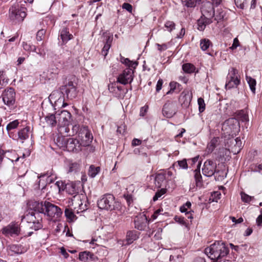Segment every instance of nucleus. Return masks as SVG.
Returning a JSON list of instances; mask_svg holds the SVG:
<instances>
[{
    "instance_id": "nucleus-4",
    "label": "nucleus",
    "mask_w": 262,
    "mask_h": 262,
    "mask_svg": "<svg viewBox=\"0 0 262 262\" xmlns=\"http://www.w3.org/2000/svg\"><path fill=\"white\" fill-rule=\"evenodd\" d=\"M71 113L66 110L56 112V117L58 121L57 130L59 134L61 136H68L70 135L69 134L70 132L69 126L71 122Z\"/></svg>"
},
{
    "instance_id": "nucleus-25",
    "label": "nucleus",
    "mask_w": 262,
    "mask_h": 262,
    "mask_svg": "<svg viewBox=\"0 0 262 262\" xmlns=\"http://www.w3.org/2000/svg\"><path fill=\"white\" fill-rule=\"evenodd\" d=\"M138 232L135 230L129 231L126 234V241L127 244H130L138 238Z\"/></svg>"
},
{
    "instance_id": "nucleus-64",
    "label": "nucleus",
    "mask_w": 262,
    "mask_h": 262,
    "mask_svg": "<svg viewBox=\"0 0 262 262\" xmlns=\"http://www.w3.org/2000/svg\"><path fill=\"white\" fill-rule=\"evenodd\" d=\"M262 223V215L260 214L256 219V224L258 226H260Z\"/></svg>"
},
{
    "instance_id": "nucleus-29",
    "label": "nucleus",
    "mask_w": 262,
    "mask_h": 262,
    "mask_svg": "<svg viewBox=\"0 0 262 262\" xmlns=\"http://www.w3.org/2000/svg\"><path fill=\"white\" fill-rule=\"evenodd\" d=\"M246 79L248 83L249 84L251 91H252V93L254 94L255 93V86L256 84L255 79L248 76H246Z\"/></svg>"
},
{
    "instance_id": "nucleus-20",
    "label": "nucleus",
    "mask_w": 262,
    "mask_h": 262,
    "mask_svg": "<svg viewBox=\"0 0 262 262\" xmlns=\"http://www.w3.org/2000/svg\"><path fill=\"white\" fill-rule=\"evenodd\" d=\"M200 166L201 162H199L198 164V168L194 170V178L195 182V185L197 187L201 188L203 185V182L202 180V177L200 173Z\"/></svg>"
},
{
    "instance_id": "nucleus-22",
    "label": "nucleus",
    "mask_w": 262,
    "mask_h": 262,
    "mask_svg": "<svg viewBox=\"0 0 262 262\" xmlns=\"http://www.w3.org/2000/svg\"><path fill=\"white\" fill-rule=\"evenodd\" d=\"M45 121L47 124L53 127L56 125H58L57 118L56 117V112L55 114H49L45 117Z\"/></svg>"
},
{
    "instance_id": "nucleus-14",
    "label": "nucleus",
    "mask_w": 262,
    "mask_h": 262,
    "mask_svg": "<svg viewBox=\"0 0 262 262\" xmlns=\"http://www.w3.org/2000/svg\"><path fill=\"white\" fill-rule=\"evenodd\" d=\"M163 114L167 118L172 117L177 111V103L175 101H167L163 106Z\"/></svg>"
},
{
    "instance_id": "nucleus-15",
    "label": "nucleus",
    "mask_w": 262,
    "mask_h": 262,
    "mask_svg": "<svg viewBox=\"0 0 262 262\" xmlns=\"http://www.w3.org/2000/svg\"><path fill=\"white\" fill-rule=\"evenodd\" d=\"M133 72L132 69L127 68L120 74L118 78L117 82L125 85L128 82H131L133 79Z\"/></svg>"
},
{
    "instance_id": "nucleus-59",
    "label": "nucleus",
    "mask_w": 262,
    "mask_h": 262,
    "mask_svg": "<svg viewBox=\"0 0 262 262\" xmlns=\"http://www.w3.org/2000/svg\"><path fill=\"white\" fill-rule=\"evenodd\" d=\"M141 141L138 139H134L132 141V144L133 146H135L141 144Z\"/></svg>"
},
{
    "instance_id": "nucleus-35",
    "label": "nucleus",
    "mask_w": 262,
    "mask_h": 262,
    "mask_svg": "<svg viewBox=\"0 0 262 262\" xmlns=\"http://www.w3.org/2000/svg\"><path fill=\"white\" fill-rule=\"evenodd\" d=\"M240 194L242 201L246 203H249L254 198V196H250L243 191L241 192Z\"/></svg>"
},
{
    "instance_id": "nucleus-61",
    "label": "nucleus",
    "mask_w": 262,
    "mask_h": 262,
    "mask_svg": "<svg viewBox=\"0 0 262 262\" xmlns=\"http://www.w3.org/2000/svg\"><path fill=\"white\" fill-rule=\"evenodd\" d=\"M161 210V209H158L155 211L154 213L152 215V218L153 220H155L157 218L158 216L160 214Z\"/></svg>"
},
{
    "instance_id": "nucleus-17",
    "label": "nucleus",
    "mask_w": 262,
    "mask_h": 262,
    "mask_svg": "<svg viewBox=\"0 0 262 262\" xmlns=\"http://www.w3.org/2000/svg\"><path fill=\"white\" fill-rule=\"evenodd\" d=\"M148 223L147 219L145 214H140L135 218V227L138 230H144Z\"/></svg>"
},
{
    "instance_id": "nucleus-27",
    "label": "nucleus",
    "mask_w": 262,
    "mask_h": 262,
    "mask_svg": "<svg viewBox=\"0 0 262 262\" xmlns=\"http://www.w3.org/2000/svg\"><path fill=\"white\" fill-rule=\"evenodd\" d=\"M72 35L69 33L67 28H63L60 31V37L63 42H66L72 38Z\"/></svg>"
},
{
    "instance_id": "nucleus-63",
    "label": "nucleus",
    "mask_w": 262,
    "mask_h": 262,
    "mask_svg": "<svg viewBox=\"0 0 262 262\" xmlns=\"http://www.w3.org/2000/svg\"><path fill=\"white\" fill-rule=\"evenodd\" d=\"M125 129V126H120L118 127L117 132L120 134H124Z\"/></svg>"
},
{
    "instance_id": "nucleus-45",
    "label": "nucleus",
    "mask_w": 262,
    "mask_h": 262,
    "mask_svg": "<svg viewBox=\"0 0 262 262\" xmlns=\"http://www.w3.org/2000/svg\"><path fill=\"white\" fill-rule=\"evenodd\" d=\"M166 192V190L164 189H161L159 191H158L156 193L155 195L153 197L154 201H156L158 200V199L161 197L163 194H164Z\"/></svg>"
},
{
    "instance_id": "nucleus-55",
    "label": "nucleus",
    "mask_w": 262,
    "mask_h": 262,
    "mask_svg": "<svg viewBox=\"0 0 262 262\" xmlns=\"http://www.w3.org/2000/svg\"><path fill=\"white\" fill-rule=\"evenodd\" d=\"M230 219H231L232 221L235 224H238L241 223L243 222V219L242 217H239L238 219H236L235 217L231 216Z\"/></svg>"
},
{
    "instance_id": "nucleus-6",
    "label": "nucleus",
    "mask_w": 262,
    "mask_h": 262,
    "mask_svg": "<svg viewBox=\"0 0 262 262\" xmlns=\"http://www.w3.org/2000/svg\"><path fill=\"white\" fill-rule=\"evenodd\" d=\"M240 76L238 75L237 70L234 68H231L229 70L226 78V89H231L236 88L240 84Z\"/></svg>"
},
{
    "instance_id": "nucleus-34",
    "label": "nucleus",
    "mask_w": 262,
    "mask_h": 262,
    "mask_svg": "<svg viewBox=\"0 0 262 262\" xmlns=\"http://www.w3.org/2000/svg\"><path fill=\"white\" fill-rule=\"evenodd\" d=\"M59 70L55 66H51L48 70V73L50 75V78H55L59 73Z\"/></svg>"
},
{
    "instance_id": "nucleus-3",
    "label": "nucleus",
    "mask_w": 262,
    "mask_h": 262,
    "mask_svg": "<svg viewBox=\"0 0 262 262\" xmlns=\"http://www.w3.org/2000/svg\"><path fill=\"white\" fill-rule=\"evenodd\" d=\"M229 249L225 243L222 241H215L205 249V253L212 260H219L229 253Z\"/></svg>"
},
{
    "instance_id": "nucleus-5",
    "label": "nucleus",
    "mask_w": 262,
    "mask_h": 262,
    "mask_svg": "<svg viewBox=\"0 0 262 262\" xmlns=\"http://www.w3.org/2000/svg\"><path fill=\"white\" fill-rule=\"evenodd\" d=\"M97 205L100 209L112 210L118 208L120 204L118 202L116 201L113 194H106L98 201Z\"/></svg>"
},
{
    "instance_id": "nucleus-18",
    "label": "nucleus",
    "mask_w": 262,
    "mask_h": 262,
    "mask_svg": "<svg viewBox=\"0 0 262 262\" xmlns=\"http://www.w3.org/2000/svg\"><path fill=\"white\" fill-rule=\"evenodd\" d=\"M9 254L13 255L14 254H20L26 252L27 251V248L21 245L13 244L9 245L7 248Z\"/></svg>"
},
{
    "instance_id": "nucleus-39",
    "label": "nucleus",
    "mask_w": 262,
    "mask_h": 262,
    "mask_svg": "<svg viewBox=\"0 0 262 262\" xmlns=\"http://www.w3.org/2000/svg\"><path fill=\"white\" fill-rule=\"evenodd\" d=\"M164 27L166 30L170 32L175 29V24L172 21L168 20L165 23Z\"/></svg>"
},
{
    "instance_id": "nucleus-42",
    "label": "nucleus",
    "mask_w": 262,
    "mask_h": 262,
    "mask_svg": "<svg viewBox=\"0 0 262 262\" xmlns=\"http://www.w3.org/2000/svg\"><path fill=\"white\" fill-rule=\"evenodd\" d=\"M182 4L187 7H194L195 6V0H181Z\"/></svg>"
},
{
    "instance_id": "nucleus-7",
    "label": "nucleus",
    "mask_w": 262,
    "mask_h": 262,
    "mask_svg": "<svg viewBox=\"0 0 262 262\" xmlns=\"http://www.w3.org/2000/svg\"><path fill=\"white\" fill-rule=\"evenodd\" d=\"M25 5L16 4L10 9V17L12 20L23 21L27 15Z\"/></svg>"
},
{
    "instance_id": "nucleus-16",
    "label": "nucleus",
    "mask_w": 262,
    "mask_h": 262,
    "mask_svg": "<svg viewBox=\"0 0 262 262\" xmlns=\"http://www.w3.org/2000/svg\"><path fill=\"white\" fill-rule=\"evenodd\" d=\"M202 14L203 17L212 19L214 16V10L213 6L210 2L204 3L201 8Z\"/></svg>"
},
{
    "instance_id": "nucleus-57",
    "label": "nucleus",
    "mask_w": 262,
    "mask_h": 262,
    "mask_svg": "<svg viewBox=\"0 0 262 262\" xmlns=\"http://www.w3.org/2000/svg\"><path fill=\"white\" fill-rule=\"evenodd\" d=\"M116 83H113L108 85V90L111 92H114L116 90Z\"/></svg>"
},
{
    "instance_id": "nucleus-51",
    "label": "nucleus",
    "mask_w": 262,
    "mask_h": 262,
    "mask_svg": "<svg viewBox=\"0 0 262 262\" xmlns=\"http://www.w3.org/2000/svg\"><path fill=\"white\" fill-rule=\"evenodd\" d=\"M174 220L176 221V222H178L179 223H180L181 224H182V225L186 224V222L184 220V217H182L181 216H176L174 217Z\"/></svg>"
},
{
    "instance_id": "nucleus-19",
    "label": "nucleus",
    "mask_w": 262,
    "mask_h": 262,
    "mask_svg": "<svg viewBox=\"0 0 262 262\" xmlns=\"http://www.w3.org/2000/svg\"><path fill=\"white\" fill-rule=\"evenodd\" d=\"M30 132V127L26 126L21 129L19 130L17 133V135L15 136L17 137L16 140L19 141L21 143H23L26 139L29 138Z\"/></svg>"
},
{
    "instance_id": "nucleus-43",
    "label": "nucleus",
    "mask_w": 262,
    "mask_h": 262,
    "mask_svg": "<svg viewBox=\"0 0 262 262\" xmlns=\"http://www.w3.org/2000/svg\"><path fill=\"white\" fill-rule=\"evenodd\" d=\"M64 213L67 218L71 221H72L75 216V215L71 209H66L64 211Z\"/></svg>"
},
{
    "instance_id": "nucleus-56",
    "label": "nucleus",
    "mask_w": 262,
    "mask_h": 262,
    "mask_svg": "<svg viewBox=\"0 0 262 262\" xmlns=\"http://www.w3.org/2000/svg\"><path fill=\"white\" fill-rule=\"evenodd\" d=\"M4 72L0 71V89L2 88L3 83H4V79L3 78V74Z\"/></svg>"
},
{
    "instance_id": "nucleus-40",
    "label": "nucleus",
    "mask_w": 262,
    "mask_h": 262,
    "mask_svg": "<svg viewBox=\"0 0 262 262\" xmlns=\"http://www.w3.org/2000/svg\"><path fill=\"white\" fill-rule=\"evenodd\" d=\"M198 103L199 105V110L200 113L203 112L205 110V103L204 99L200 97L198 99Z\"/></svg>"
},
{
    "instance_id": "nucleus-44",
    "label": "nucleus",
    "mask_w": 262,
    "mask_h": 262,
    "mask_svg": "<svg viewBox=\"0 0 262 262\" xmlns=\"http://www.w3.org/2000/svg\"><path fill=\"white\" fill-rule=\"evenodd\" d=\"M46 33V30L44 29L39 30L36 34V39L37 41H41L43 39V37L44 36Z\"/></svg>"
},
{
    "instance_id": "nucleus-52",
    "label": "nucleus",
    "mask_w": 262,
    "mask_h": 262,
    "mask_svg": "<svg viewBox=\"0 0 262 262\" xmlns=\"http://www.w3.org/2000/svg\"><path fill=\"white\" fill-rule=\"evenodd\" d=\"M178 85V83L175 82H171L169 84V86L170 87V90L167 92V94H169L170 93L171 91H173L174 90L176 89L177 85Z\"/></svg>"
},
{
    "instance_id": "nucleus-21",
    "label": "nucleus",
    "mask_w": 262,
    "mask_h": 262,
    "mask_svg": "<svg viewBox=\"0 0 262 262\" xmlns=\"http://www.w3.org/2000/svg\"><path fill=\"white\" fill-rule=\"evenodd\" d=\"M166 179V171H162L157 173L155 177V185L158 188L162 187Z\"/></svg>"
},
{
    "instance_id": "nucleus-58",
    "label": "nucleus",
    "mask_w": 262,
    "mask_h": 262,
    "mask_svg": "<svg viewBox=\"0 0 262 262\" xmlns=\"http://www.w3.org/2000/svg\"><path fill=\"white\" fill-rule=\"evenodd\" d=\"M199 160V156H196L192 159H190L188 160V161L189 163H190L191 164H194L196 163Z\"/></svg>"
},
{
    "instance_id": "nucleus-46",
    "label": "nucleus",
    "mask_w": 262,
    "mask_h": 262,
    "mask_svg": "<svg viewBox=\"0 0 262 262\" xmlns=\"http://www.w3.org/2000/svg\"><path fill=\"white\" fill-rule=\"evenodd\" d=\"M235 4L238 8L244 9L246 4V0H234Z\"/></svg>"
},
{
    "instance_id": "nucleus-8",
    "label": "nucleus",
    "mask_w": 262,
    "mask_h": 262,
    "mask_svg": "<svg viewBox=\"0 0 262 262\" xmlns=\"http://www.w3.org/2000/svg\"><path fill=\"white\" fill-rule=\"evenodd\" d=\"M49 101L52 104L54 109L57 108L64 107L68 105V104L64 102L65 99L62 92L55 91L50 95L49 97Z\"/></svg>"
},
{
    "instance_id": "nucleus-30",
    "label": "nucleus",
    "mask_w": 262,
    "mask_h": 262,
    "mask_svg": "<svg viewBox=\"0 0 262 262\" xmlns=\"http://www.w3.org/2000/svg\"><path fill=\"white\" fill-rule=\"evenodd\" d=\"M100 170V167H95L94 165L90 166L88 174L91 178H94L99 172Z\"/></svg>"
},
{
    "instance_id": "nucleus-47",
    "label": "nucleus",
    "mask_w": 262,
    "mask_h": 262,
    "mask_svg": "<svg viewBox=\"0 0 262 262\" xmlns=\"http://www.w3.org/2000/svg\"><path fill=\"white\" fill-rule=\"evenodd\" d=\"M177 162H178L179 166L181 168H182L183 169H187L188 168V164L187 163V161L185 159L178 161Z\"/></svg>"
},
{
    "instance_id": "nucleus-28",
    "label": "nucleus",
    "mask_w": 262,
    "mask_h": 262,
    "mask_svg": "<svg viewBox=\"0 0 262 262\" xmlns=\"http://www.w3.org/2000/svg\"><path fill=\"white\" fill-rule=\"evenodd\" d=\"M120 61L123 64L128 66L129 69H135L138 64L137 62L131 61L128 58H125L122 56H120Z\"/></svg>"
},
{
    "instance_id": "nucleus-13",
    "label": "nucleus",
    "mask_w": 262,
    "mask_h": 262,
    "mask_svg": "<svg viewBox=\"0 0 262 262\" xmlns=\"http://www.w3.org/2000/svg\"><path fill=\"white\" fill-rule=\"evenodd\" d=\"M20 229L17 223H11L2 229V232L6 236H15L20 234Z\"/></svg>"
},
{
    "instance_id": "nucleus-53",
    "label": "nucleus",
    "mask_w": 262,
    "mask_h": 262,
    "mask_svg": "<svg viewBox=\"0 0 262 262\" xmlns=\"http://www.w3.org/2000/svg\"><path fill=\"white\" fill-rule=\"evenodd\" d=\"M239 43L238 40L237 39V38H235L234 39L233 44L232 46L230 47V48L232 50H234L239 46Z\"/></svg>"
},
{
    "instance_id": "nucleus-24",
    "label": "nucleus",
    "mask_w": 262,
    "mask_h": 262,
    "mask_svg": "<svg viewBox=\"0 0 262 262\" xmlns=\"http://www.w3.org/2000/svg\"><path fill=\"white\" fill-rule=\"evenodd\" d=\"M220 139L218 137L213 138L207 144L205 152L207 154L211 153L215 148L219 145Z\"/></svg>"
},
{
    "instance_id": "nucleus-38",
    "label": "nucleus",
    "mask_w": 262,
    "mask_h": 262,
    "mask_svg": "<svg viewBox=\"0 0 262 262\" xmlns=\"http://www.w3.org/2000/svg\"><path fill=\"white\" fill-rule=\"evenodd\" d=\"M90 254L91 253L89 252H80L79 254V258L80 260L85 262L89 259Z\"/></svg>"
},
{
    "instance_id": "nucleus-32",
    "label": "nucleus",
    "mask_w": 262,
    "mask_h": 262,
    "mask_svg": "<svg viewBox=\"0 0 262 262\" xmlns=\"http://www.w3.org/2000/svg\"><path fill=\"white\" fill-rule=\"evenodd\" d=\"M226 11L222 9H219L217 10L216 15H214V19L217 21L224 19L226 17Z\"/></svg>"
},
{
    "instance_id": "nucleus-36",
    "label": "nucleus",
    "mask_w": 262,
    "mask_h": 262,
    "mask_svg": "<svg viewBox=\"0 0 262 262\" xmlns=\"http://www.w3.org/2000/svg\"><path fill=\"white\" fill-rule=\"evenodd\" d=\"M19 124L18 120H15L8 124L6 129L8 132L17 128Z\"/></svg>"
},
{
    "instance_id": "nucleus-54",
    "label": "nucleus",
    "mask_w": 262,
    "mask_h": 262,
    "mask_svg": "<svg viewBox=\"0 0 262 262\" xmlns=\"http://www.w3.org/2000/svg\"><path fill=\"white\" fill-rule=\"evenodd\" d=\"M33 223L34 224V229L35 230H38L42 226L41 224L39 222V220H37V222L35 221L32 220Z\"/></svg>"
},
{
    "instance_id": "nucleus-31",
    "label": "nucleus",
    "mask_w": 262,
    "mask_h": 262,
    "mask_svg": "<svg viewBox=\"0 0 262 262\" xmlns=\"http://www.w3.org/2000/svg\"><path fill=\"white\" fill-rule=\"evenodd\" d=\"M211 42L207 38L202 39L200 40V48L203 51H206L211 45Z\"/></svg>"
},
{
    "instance_id": "nucleus-37",
    "label": "nucleus",
    "mask_w": 262,
    "mask_h": 262,
    "mask_svg": "<svg viewBox=\"0 0 262 262\" xmlns=\"http://www.w3.org/2000/svg\"><path fill=\"white\" fill-rule=\"evenodd\" d=\"M234 147L235 148V152H237L238 153L242 146V142L239 138L237 137L236 139H234Z\"/></svg>"
},
{
    "instance_id": "nucleus-9",
    "label": "nucleus",
    "mask_w": 262,
    "mask_h": 262,
    "mask_svg": "<svg viewBox=\"0 0 262 262\" xmlns=\"http://www.w3.org/2000/svg\"><path fill=\"white\" fill-rule=\"evenodd\" d=\"M240 125L237 119L231 118L226 120L223 124L222 129L231 135H236L239 131Z\"/></svg>"
},
{
    "instance_id": "nucleus-33",
    "label": "nucleus",
    "mask_w": 262,
    "mask_h": 262,
    "mask_svg": "<svg viewBox=\"0 0 262 262\" xmlns=\"http://www.w3.org/2000/svg\"><path fill=\"white\" fill-rule=\"evenodd\" d=\"M183 70L187 73H192L195 71V67L191 63H185L182 66Z\"/></svg>"
},
{
    "instance_id": "nucleus-49",
    "label": "nucleus",
    "mask_w": 262,
    "mask_h": 262,
    "mask_svg": "<svg viewBox=\"0 0 262 262\" xmlns=\"http://www.w3.org/2000/svg\"><path fill=\"white\" fill-rule=\"evenodd\" d=\"M156 46L158 47V50L160 52L164 51L168 48L167 43H163L162 45L157 43Z\"/></svg>"
},
{
    "instance_id": "nucleus-60",
    "label": "nucleus",
    "mask_w": 262,
    "mask_h": 262,
    "mask_svg": "<svg viewBox=\"0 0 262 262\" xmlns=\"http://www.w3.org/2000/svg\"><path fill=\"white\" fill-rule=\"evenodd\" d=\"M185 34V30L184 28H182L179 33V34L177 35V38H182Z\"/></svg>"
},
{
    "instance_id": "nucleus-41",
    "label": "nucleus",
    "mask_w": 262,
    "mask_h": 262,
    "mask_svg": "<svg viewBox=\"0 0 262 262\" xmlns=\"http://www.w3.org/2000/svg\"><path fill=\"white\" fill-rule=\"evenodd\" d=\"M69 169L68 170L69 172H72L73 171H76L79 167V165L76 162L70 163L69 165Z\"/></svg>"
},
{
    "instance_id": "nucleus-26",
    "label": "nucleus",
    "mask_w": 262,
    "mask_h": 262,
    "mask_svg": "<svg viewBox=\"0 0 262 262\" xmlns=\"http://www.w3.org/2000/svg\"><path fill=\"white\" fill-rule=\"evenodd\" d=\"M113 40V36H108L106 38V40L105 43L101 51L102 54L105 57L107 54L108 50L110 49L111 46V43Z\"/></svg>"
},
{
    "instance_id": "nucleus-62",
    "label": "nucleus",
    "mask_w": 262,
    "mask_h": 262,
    "mask_svg": "<svg viewBox=\"0 0 262 262\" xmlns=\"http://www.w3.org/2000/svg\"><path fill=\"white\" fill-rule=\"evenodd\" d=\"M60 252L62 255L64 257V258H67L69 256V254L67 252L66 250L63 247H62L60 249Z\"/></svg>"
},
{
    "instance_id": "nucleus-2",
    "label": "nucleus",
    "mask_w": 262,
    "mask_h": 262,
    "mask_svg": "<svg viewBox=\"0 0 262 262\" xmlns=\"http://www.w3.org/2000/svg\"><path fill=\"white\" fill-rule=\"evenodd\" d=\"M32 208L36 214L43 213L51 219H54L55 220L59 218L62 214L61 210L59 207L46 201L34 202L32 204Z\"/></svg>"
},
{
    "instance_id": "nucleus-10",
    "label": "nucleus",
    "mask_w": 262,
    "mask_h": 262,
    "mask_svg": "<svg viewBox=\"0 0 262 262\" xmlns=\"http://www.w3.org/2000/svg\"><path fill=\"white\" fill-rule=\"evenodd\" d=\"M2 97L5 104L10 108L13 107L15 102V92L14 89L9 88L6 89L3 93Z\"/></svg>"
},
{
    "instance_id": "nucleus-50",
    "label": "nucleus",
    "mask_w": 262,
    "mask_h": 262,
    "mask_svg": "<svg viewBox=\"0 0 262 262\" xmlns=\"http://www.w3.org/2000/svg\"><path fill=\"white\" fill-rule=\"evenodd\" d=\"M163 81L162 79H160L157 83L156 85V92H159L162 89V84H163Z\"/></svg>"
},
{
    "instance_id": "nucleus-12",
    "label": "nucleus",
    "mask_w": 262,
    "mask_h": 262,
    "mask_svg": "<svg viewBox=\"0 0 262 262\" xmlns=\"http://www.w3.org/2000/svg\"><path fill=\"white\" fill-rule=\"evenodd\" d=\"M61 90L65 92L67 99L72 100L77 96L76 86L72 81H69L62 86Z\"/></svg>"
},
{
    "instance_id": "nucleus-23",
    "label": "nucleus",
    "mask_w": 262,
    "mask_h": 262,
    "mask_svg": "<svg viewBox=\"0 0 262 262\" xmlns=\"http://www.w3.org/2000/svg\"><path fill=\"white\" fill-rule=\"evenodd\" d=\"M212 22L211 19L205 17L203 16L198 20V29L200 31H203L207 25Z\"/></svg>"
},
{
    "instance_id": "nucleus-11",
    "label": "nucleus",
    "mask_w": 262,
    "mask_h": 262,
    "mask_svg": "<svg viewBox=\"0 0 262 262\" xmlns=\"http://www.w3.org/2000/svg\"><path fill=\"white\" fill-rule=\"evenodd\" d=\"M216 163L211 160H206L203 165L202 168V172L205 176L210 177L212 176L216 171Z\"/></svg>"
},
{
    "instance_id": "nucleus-48",
    "label": "nucleus",
    "mask_w": 262,
    "mask_h": 262,
    "mask_svg": "<svg viewBox=\"0 0 262 262\" xmlns=\"http://www.w3.org/2000/svg\"><path fill=\"white\" fill-rule=\"evenodd\" d=\"M122 7L123 9H125L129 13H132L133 7L132 5H130V4L124 3V4H123Z\"/></svg>"
},
{
    "instance_id": "nucleus-1",
    "label": "nucleus",
    "mask_w": 262,
    "mask_h": 262,
    "mask_svg": "<svg viewBox=\"0 0 262 262\" xmlns=\"http://www.w3.org/2000/svg\"><path fill=\"white\" fill-rule=\"evenodd\" d=\"M61 136L57 138V144L60 147L66 148L69 151L78 152L83 147L89 146L93 139V136L87 127L81 128L76 138H66Z\"/></svg>"
}]
</instances>
